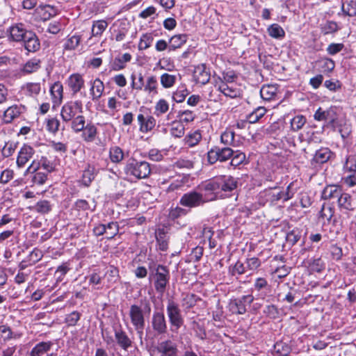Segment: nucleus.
Segmentation results:
<instances>
[{
  "mask_svg": "<svg viewBox=\"0 0 356 356\" xmlns=\"http://www.w3.org/2000/svg\"><path fill=\"white\" fill-rule=\"evenodd\" d=\"M152 308L149 300H141L140 305L134 304L130 306L129 316L139 338L141 339L145 326V315L149 316Z\"/></svg>",
  "mask_w": 356,
  "mask_h": 356,
  "instance_id": "1",
  "label": "nucleus"
},
{
  "mask_svg": "<svg viewBox=\"0 0 356 356\" xmlns=\"http://www.w3.org/2000/svg\"><path fill=\"white\" fill-rule=\"evenodd\" d=\"M341 109L336 106H331L327 110L319 107L314 115V119L316 121L324 122V126L336 129L341 126L339 120Z\"/></svg>",
  "mask_w": 356,
  "mask_h": 356,
  "instance_id": "2",
  "label": "nucleus"
},
{
  "mask_svg": "<svg viewBox=\"0 0 356 356\" xmlns=\"http://www.w3.org/2000/svg\"><path fill=\"white\" fill-rule=\"evenodd\" d=\"M124 172L128 177L141 179L149 177L151 168L149 164L146 161L130 159L124 167Z\"/></svg>",
  "mask_w": 356,
  "mask_h": 356,
  "instance_id": "3",
  "label": "nucleus"
},
{
  "mask_svg": "<svg viewBox=\"0 0 356 356\" xmlns=\"http://www.w3.org/2000/svg\"><path fill=\"white\" fill-rule=\"evenodd\" d=\"M166 312L170 325V330L177 333L178 330L184 323V318L178 303L172 300H168L166 306Z\"/></svg>",
  "mask_w": 356,
  "mask_h": 356,
  "instance_id": "4",
  "label": "nucleus"
},
{
  "mask_svg": "<svg viewBox=\"0 0 356 356\" xmlns=\"http://www.w3.org/2000/svg\"><path fill=\"white\" fill-rule=\"evenodd\" d=\"M83 113V103L81 100H71L65 102L61 108L60 116L63 122H69Z\"/></svg>",
  "mask_w": 356,
  "mask_h": 356,
  "instance_id": "5",
  "label": "nucleus"
},
{
  "mask_svg": "<svg viewBox=\"0 0 356 356\" xmlns=\"http://www.w3.org/2000/svg\"><path fill=\"white\" fill-rule=\"evenodd\" d=\"M234 155V150L229 147L214 146L207 152V161L213 165L217 161L225 162Z\"/></svg>",
  "mask_w": 356,
  "mask_h": 356,
  "instance_id": "6",
  "label": "nucleus"
},
{
  "mask_svg": "<svg viewBox=\"0 0 356 356\" xmlns=\"http://www.w3.org/2000/svg\"><path fill=\"white\" fill-rule=\"evenodd\" d=\"M198 190L203 195L206 202L216 200L220 193L217 177L202 183L198 186Z\"/></svg>",
  "mask_w": 356,
  "mask_h": 356,
  "instance_id": "7",
  "label": "nucleus"
},
{
  "mask_svg": "<svg viewBox=\"0 0 356 356\" xmlns=\"http://www.w3.org/2000/svg\"><path fill=\"white\" fill-rule=\"evenodd\" d=\"M113 332L115 343L122 350L129 353L131 350H134V347H137L134 344L133 339L129 337L121 326L118 328H115Z\"/></svg>",
  "mask_w": 356,
  "mask_h": 356,
  "instance_id": "8",
  "label": "nucleus"
},
{
  "mask_svg": "<svg viewBox=\"0 0 356 356\" xmlns=\"http://www.w3.org/2000/svg\"><path fill=\"white\" fill-rule=\"evenodd\" d=\"M252 295H245L240 298L231 300L229 303V309L232 314H244L247 311V307L253 302Z\"/></svg>",
  "mask_w": 356,
  "mask_h": 356,
  "instance_id": "9",
  "label": "nucleus"
},
{
  "mask_svg": "<svg viewBox=\"0 0 356 356\" xmlns=\"http://www.w3.org/2000/svg\"><path fill=\"white\" fill-rule=\"evenodd\" d=\"M170 274L168 268L163 265H158L154 274V288L159 293H163L169 282Z\"/></svg>",
  "mask_w": 356,
  "mask_h": 356,
  "instance_id": "10",
  "label": "nucleus"
},
{
  "mask_svg": "<svg viewBox=\"0 0 356 356\" xmlns=\"http://www.w3.org/2000/svg\"><path fill=\"white\" fill-rule=\"evenodd\" d=\"M277 188V186H275L261 191L257 196V200L259 205L263 207L268 203L273 204L279 200H282L280 191L275 192L273 191Z\"/></svg>",
  "mask_w": 356,
  "mask_h": 356,
  "instance_id": "11",
  "label": "nucleus"
},
{
  "mask_svg": "<svg viewBox=\"0 0 356 356\" xmlns=\"http://www.w3.org/2000/svg\"><path fill=\"white\" fill-rule=\"evenodd\" d=\"M206 202L203 195L197 191H192L184 194L180 200L179 204L185 207L194 208L197 207Z\"/></svg>",
  "mask_w": 356,
  "mask_h": 356,
  "instance_id": "12",
  "label": "nucleus"
},
{
  "mask_svg": "<svg viewBox=\"0 0 356 356\" xmlns=\"http://www.w3.org/2000/svg\"><path fill=\"white\" fill-rule=\"evenodd\" d=\"M30 32L31 31L27 30L24 24L16 23L8 29V39L12 42H22Z\"/></svg>",
  "mask_w": 356,
  "mask_h": 356,
  "instance_id": "13",
  "label": "nucleus"
},
{
  "mask_svg": "<svg viewBox=\"0 0 356 356\" xmlns=\"http://www.w3.org/2000/svg\"><path fill=\"white\" fill-rule=\"evenodd\" d=\"M26 111V107L21 104H15L8 107L3 112L2 120L5 124H10L19 119Z\"/></svg>",
  "mask_w": 356,
  "mask_h": 356,
  "instance_id": "14",
  "label": "nucleus"
},
{
  "mask_svg": "<svg viewBox=\"0 0 356 356\" xmlns=\"http://www.w3.org/2000/svg\"><path fill=\"white\" fill-rule=\"evenodd\" d=\"M151 325L154 332L158 335H162L167 332V322L162 311L154 312L151 319Z\"/></svg>",
  "mask_w": 356,
  "mask_h": 356,
  "instance_id": "15",
  "label": "nucleus"
},
{
  "mask_svg": "<svg viewBox=\"0 0 356 356\" xmlns=\"http://www.w3.org/2000/svg\"><path fill=\"white\" fill-rule=\"evenodd\" d=\"M65 84L69 88L73 95H76L85 87V80L82 74L73 73L65 81Z\"/></svg>",
  "mask_w": 356,
  "mask_h": 356,
  "instance_id": "16",
  "label": "nucleus"
},
{
  "mask_svg": "<svg viewBox=\"0 0 356 356\" xmlns=\"http://www.w3.org/2000/svg\"><path fill=\"white\" fill-rule=\"evenodd\" d=\"M137 120L139 125V131L143 134L151 131L156 125L155 118L147 113H139L137 115Z\"/></svg>",
  "mask_w": 356,
  "mask_h": 356,
  "instance_id": "17",
  "label": "nucleus"
},
{
  "mask_svg": "<svg viewBox=\"0 0 356 356\" xmlns=\"http://www.w3.org/2000/svg\"><path fill=\"white\" fill-rule=\"evenodd\" d=\"M35 151L29 145L24 144L20 148L16 161L17 166L22 168L29 161L35 154Z\"/></svg>",
  "mask_w": 356,
  "mask_h": 356,
  "instance_id": "18",
  "label": "nucleus"
},
{
  "mask_svg": "<svg viewBox=\"0 0 356 356\" xmlns=\"http://www.w3.org/2000/svg\"><path fill=\"white\" fill-rule=\"evenodd\" d=\"M156 351L159 356H178L177 344L169 339L159 343Z\"/></svg>",
  "mask_w": 356,
  "mask_h": 356,
  "instance_id": "19",
  "label": "nucleus"
},
{
  "mask_svg": "<svg viewBox=\"0 0 356 356\" xmlns=\"http://www.w3.org/2000/svg\"><path fill=\"white\" fill-rule=\"evenodd\" d=\"M216 177L220 188V192L231 193L236 189L238 181L234 177L227 175H222Z\"/></svg>",
  "mask_w": 356,
  "mask_h": 356,
  "instance_id": "20",
  "label": "nucleus"
},
{
  "mask_svg": "<svg viewBox=\"0 0 356 356\" xmlns=\"http://www.w3.org/2000/svg\"><path fill=\"white\" fill-rule=\"evenodd\" d=\"M34 15L39 19L47 21L57 15V10L53 6L41 4L35 8Z\"/></svg>",
  "mask_w": 356,
  "mask_h": 356,
  "instance_id": "21",
  "label": "nucleus"
},
{
  "mask_svg": "<svg viewBox=\"0 0 356 356\" xmlns=\"http://www.w3.org/2000/svg\"><path fill=\"white\" fill-rule=\"evenodd\" d=\"M104 84L100 79L96 78L94 80H91L90 81L89 89V94L91 100L94 102L98 101L102 97L104 92Z\"/></svg>",
  "mask_w": 356,
  "mask_h": 356,
  "instance_id": "22",
  "label": "nucleus"
},
{
  "mask_svg": "<svg viewBox=\"0 0 356 356\" xmlns=\"http://www.w3.org/2000/svg\"><path fill=\"white\" fill-rule=\"evenodd\" d=\"M332 152L327 147H321L316 150L312 161L311 164L316 167L327 163L332 156Z\"/></svg>",
  "mask_w": 356,
  "mask_h": 356,
  "instance_id": "23",
  "label": "nucleus"
},
{
  "mask_svg": "<svg viewBox=\"0 0 356 356\" xmlns=\"http://www.w3.org/2000/svg\"><path fill=\"white\" fill-rule=\"evenodd\" d=\"M53 107L60 106L63 99V86L60 81L55 82L49 89Z\"/></svg>",
  "mask_w": 356,
  "mask_h": 356,
  "instance_id": "24",
  "label": "nucleus"
},
{
  "mask_svg": "<svg viewBox=\"0 0 356 356\" xmlns=\"http://www.w3.org/2000/svg\"><path fill=\"white\" fill-rule=\"evenodd\" d=\"M24 49L29 53H35L40 49V42L37 35L31 31L22 41Z\"/></svg>",
  "mask_w": 356,
  "mask_h": 356,
  "instance_id": "25",
  "label": "nucleus"
},
{
  "mask_svg": "<svg viewBox=\"0 0 356 356\" xmlns=\"http://www.w3.org/2000/svg\"><path fill=\"white\" fill-rule=\"evenodd\" d=\"M261 97L266 102L279 100L278 89L275 85H265L260 90Z\"/></svg>",
  "mask_w": 356,
  "mask_h": 356,
  "instance_id": "26",
  "label": "nucleus"
},
{
  "mask_svg": "<svg viewBox=\"0 0 356 356\" xmlns=\"http://www.w3.org/2000/svg\"><path fill=\"white\" fill-rule=\"evenodd\" d=\"M218 90L225 96L234 99L241 95V90L234 84H227L225 83H217Z\"/></svg>",
  "mask_w": 356,
  "mask_h": 356,
  "instance_id": "27",
  "label": "nucleus"
},
{
  "mask_svg": "<svg viewBox=\"0 0 356 356\" xmlns=\"http://www.w3.org/2000/svg\"><path fill=\"white\" fill-rule=\"evenodd\" d=\"M41 89V83L38 82H29L21 88L23 95L31 98H36L40 93Z\"/></svg>",
  "mask_w": 356,
  "mask_h": 356,
  "instance_id": "28",
  "label": "nucleus"
},
{
  "mask_svg": "<svg viewBox=\"0 0 356 356\" xmlns=\"http://www.w3.org/2000/svg\"><path fill=\"white\" fill-rule=\"evenodd\" d=\"M193 78L196 83L205 85L209 81L210 74L206 70L204 65H200L195 67L193 71Z\"/></svg>",
  "mask_w": 356,
  "mask_h": 356,
  "instance_id": "29",
  "label": "nucleus"
},
{
  "mask_svg": "<svg viewBox=\"0 0 356 356\" xmlns=\"http://www.w3.org/2000/svg\"><path fill=\"white\" fill-rule=\"evenodd\" d=\"M338 206L339 209L345 211H353L355 209V203L350 194L342 193L338 197Z\"/></svg>",
  "mask_w": 356,
  "mask_h": 356,
  "instance_id": "30",
  "label": "nucleus"
},
{
  "mask_svg": "<svg viewBox=\"0 0 356 356\" xmlns=\"http://www.w3.org/2000/svg\"><path fill=\"white\" fill-rule=\"evenodd\" d=\"M81 138L86 143H92L95 141L97 135V129L92 123H88L84 129L81 131Z\"/></svg>",
  "mask_w": 356,
  "mask_h": 356,
  "instance_id": "31",
  "label": "nucleus"
},
{
  "mask_svg": "<svg viewBox=\"0 0 356 356\" xmlns=\"http://www.w3.org/2000/svg\"><path fill=\"white\" fill-rule=\"evenodd\" d=\"M142 91L152 96L158 94V81L155 76L149 75L146 77Z\"/></svg>",
  "mask_w": 356,
  "mask_h": 356,
  "instance_id": "32",
  "label": "nucleus"
},
{
  "mask_svg": "<svg viewBox=\"0 0 356 356\" xmlns=\"http://www.w3.org/2000/svg\"><path fill=\"white\" fill-rule=\"evenodd\" d=\"M53 343L51 341H42L37 343L31 350V356H43L47 353L51 348Z\"/></svg>",
  "mask_w": 356,
  "mask_h": 356,
  "instance_id": "33",
  "label": "nucleus"
},
{
  "mask_svg": "<svg viewBox=\"0 0 356 356\" xmlns=\"http://www.w3.org/2000/svg\"><path fill=\"white\" fill-rule=\"evenodd\" d=\"M41 67V60L33 58L26 61L22 67V72L24 74H29L37 72Z\"/></svg>",
  "mask_w": 356,
  "mask_h": 356,
  "instance_id": "34",
  "label": "nucleus"
},
{
  "mask_svg": "<svg viewBox=\"0 0 356 356\" xmlns=\"http://www.w3.org/2000/svg\"><path fill=\"white\" fill-rule=\"evenodd\" d=\"M95 169L93 166L88 165L85 170L83 171L80 183L81 185L88 187L95 177Z\"/></svg>",
  "mask_w": 356,
  "mask_h": 356,
  "instance_id": "35",
  "label": "nucleus"
},
{
  "mask_svg": "<svg viewBox=\"0 0 356 356\" xmlns=\"http://www.w3.org/2000/svg\"><path fill=\"white\" fill-rule=\"evenodd\" d=\"M188 35L186 34H178L172 36L169 40L168 51H174L182 47L187 41Z\"/></svg>",
  "mask_w": 356,
  "mask_h": 356,
  "instance_id": "36",
  "label": "nucleus"
},
{
  "mask_svg": "<svg viewBox=\"0 0 356 356\" xmlns=\"http://www.w3.org/2000/svg\"><path fill=\"white\" fill-rule=\"evenodd\" d=\"M131 84L130 86L132 90L136 91H142L144 88L145 79L141 72H134L131 74Z\"/></svg>",
  "mask_w": 356,
  "mask_h": 356,
  "instance_id": "37",
  "label": "nucleus"
},
{
  "mask_svg": "<svg viewBox=\"0 0 356 356\" xmlns=\"http://www.w3.org/2000/svg\"><path fill=\"white\" fill-rule=\"evenodd\" d=\"M342 192V189L337 185L327 186L322 192V197L325 200L338 198Z\"/></svg>",
  "mask_w": 356,
  "mask_h": 356,
  "instance_id": "38",
  "label": "nucleus"
},
{
  "mask_svg": "<svg viewBox=\"0 0 356 356\" xmlns=\"http://www.w3.org/2000/svg\"><path fill=\"white\" fill-rule=\"evenodd\" d=\"M131 59V56L129 53H125L121 56L115 58L111 63V69L114 71H119L124 69L126 63L129 62Z\"/></svg>",
  "mask_w": 356,
  "mask_h": 356,
  "instance_id": "39",
  "label": "nucleus"
},
{
  "mask_svg": "<svg viewBox=\"0 0 356 356\" xmlns=\"http://www.w3.org/2000/svg\"><path fill=\"white\" fill-rule=\"evenodd\" d=\"M291 351V346L284 341H277L273 347L274 356H288Z\"/></svg>",
  "mask_w": 356,
  "mask_h": 356,
  "instance_id": "40",
  "label": "nucleus"
},
{
  "mask_svg": "<svg viewBox=\"0 0 356 356\" xmlns=\"http://www.w3.org/2000/svg\"><path fill=\"white\" fill-rule=\"evenodd\" d=\"M124 158V152L119 146H111L109 149V159L113 163H120Z\"/></svg>",
  "mask_w": 356,
  "mask_h": 356,
  "instance_id": "41",
  "label": "nucleus"
},
{
  "mask_svg": "<svg viewBox=\"0 0 356 356\" xmlns=\"http://www.w3.org/2000/svg\"><path fill=\"white\" fill-rule=\"evenodd\" d=\"M319 70L323 73H330L335 67L334 60L329 58H322L316 61Z\"/></svg>",
  "mask_w": 356,
  "mask_h": 356,
  "instance_id": "42",
  "label": "nucleus"
},
{
  "mask_svg": "<svg viewBox=\"0 0 356 356\" xmlns=\"http://www.w3.org/2000/svg\"><path fill=\"white\" fill-rule=\"evenodd\" d=\"M104 277L106 280L107 286L110 287L118 282L119 279V270L114 266H110L106 271Z\"/></svg>",
  "mask_w": 356,
  "mask_h": 356,
  "instance_id": "43",
  "label": "nucleus"
},
{
  "mask_svg": "<svg viewBox=\"0 0 356 356\" xmlns=\"http://www.w3.org/2000/svg\"><path fill=\"white\" fill-rule=\"evenodd\" d=\"M81 37L80 35L74 34L72 36H68L63 44V48L67 51H72L80 44Z\"/></svg>",
  "mask_w": 356,
  "mask_h": 356,
  "instance_id": "44",
  "label": "nucleus"
},
{
  "mask_svg": "<svg viewBox=\"0 0 356 356\" xmlns=\"http://www.w3.org/2000/svg\"><path fill=\"white\" fill-rule=\"evenodd\" d=\"M71 129L76 134L81 132L86 127V118L81 114L78 115L74 118L71 120Z\"/></svg>",
  "mask_w": 356,
  "mask_h": 356,
  "instance_id": "45",
  "label": "nucleus"
},
{
  "mask_svg": "<svg viewBox=\"0 0 356 356\" xmlns=\"http://www.w3.org/2000/svg\"><path fill=\"white\" fill-rule=\"evenodd\" d=\"M268 35L275 39H282L285 36V31L282 27L278 24H273L270 25L267 29Z\"/></svg>",
  "mask_w": 356,
  "mask_h": 356,
  "instance_id": "46",
  "label": "nucleus"
},
{
  "mask_svg": "<svg viewBox=\"0 0 356 356\" xmlns=\"http://www.w3.org/2000/svg\"><path fill=\"white\" fill-rule=\"evenodd\" d=\"M154 41V35L152 33H143L140 38L138 43V49L140 51L145 50L151 47Z\"/></svg>",
  "mask_w": 356,
  "mask_h": 356,
  "instance_id": "47",
  "label": "nucleus"
},
{
  "mask_svg": "<svg viewBox=\"0 0 356 356\" xmlns=\"http://www.w3.org/2000/svg\"><path fill=\"white\" fill-rule=\"evenodd\" d=\"M234 136L235 133L234 131L231 129H226L224 132L221 134L220 143L225 145L226 147H234Z\"/></svg>",
  "mask_w": 356,
  "mask_h": 356,
  "instance_id": "48",
  "label": "nucleus"
},
{
  "mask_svg": "<svg viewBox=\"0 0 356 356\" xmlns=\"http://www.w3.org/2000/svg\"><path fill=\"white\" fill-rule=\"evenodd\" d=\"M266 113V109L264 106H259L247 116V120L249 123L253 124L258 122Z\"/></svg>",
  "mask_w": 356,
  "mask_h": 356,
  "instance_id": "49",
  "label": "nucleus"
},
{
  "mask_svg": "<svg viewBox=\"0 0 356 356\" xmlns=\"http://www.w3.org/2000/svg\"><path fill=\"white\" fill-rule=\"evenodd\" d=\"M188 94L189 92L187 90L186 86L181 85L172 93V99L177 103H181L185 100L186 96Z\"/></svg>",
  "mask_w": 356,
  "mask_h": 356,
  "instance_id": "50",
  "label": "nucleus"
},
{
  "mask_svg": "<svg viewBox=\"0 0 356 356\" xmlns=\"http://www.w3.org/2000/svg\"><path fill=\"white\" fill-rule=\"evenodd\" d=\"M108 26L105 20L95 21L92 27V35L94 37L101 36Z\"/></svg>",
  "mask_w": 356,
  "mask_h": 356,
  "instance_id": "51",
  "label": "nucleus"
},
{
  "mask_svg": "<svg viewBox=\"0 0 356 356\" xmlns=\"http://www.w3.org/2000/svg\"><path fill=\"white\" fill-rule=\"evenodd\" d=\"M176 81L177 76L168 73H164L161 74L160 77L161 84L164 88H170L172 87L176 83Z\"/></svg>",
  "mask_w": 356,
  "mask_h": 356,
  "instance_id": "52",
  "label": "nucleus"
},
{
  "mask_svg": "<svg viewBox=\"0 0 356 356\" xmlns=\"http://www.w3.org/2000/svg\"><path fill=\"white\" fill-rule=\"evenodd\" d=\"M307 120L305 116L298 115L290 120L291 129L293 131H298L305 124Z\"/></svg>",
  "mask_w": 356,
  "mask_h": 356,
  "instance_id": "53",
  "label": "nucleus"
},
{
  "mask_svg": "<svg viewBox=\"0 0 356 356\" xmlns=\"http://www.w3.org/2000/svg\"><path fill=\"white\" fill-rule=\"evenodd\" d=\"M185 127L183 124L179 121H174L171 124L170 134L175 138H181L184 135Z\"/></svg>",
  "mask_w": 356,
  "mask_h": 356,
  "instance_id": "54",
  "label": "nucleus"
},
{
  "mask_svg": "<svg viewBox=\"0 0 356 356\" xmlns=\"http://www.w3.org/2000/svg\"><path fill=\"white\" fill-rule=\"evenodd\" d=\"M325 264L321 258L311 259L309 261V268L312 272L320 273L325 269Z\"/></svg>",
  "mask_w": 356,
  "mask_h": 356,
  "instance_id": "55",
  "label": "nucleus"
},
{
  "mask_svg": "<svg viewBox=\"0 0 356 356\" xmlns=\"http://www.w3.org/2000/svg\"><path fill=\"white\" fill-rule=\"evenodd\" d=\"M70 267L69 262H64L58 266L55 275L56 276V282H60L63 280L65 275L70 271Z\"/></svg>",
  "mask_w": 356,
  "mask_h": 356,
  "instance_id": "56",
  "label": "nucleus"
},
{
  "mask_svg": "<svg viewBox=\"0 0 356 356\" xmlns=\"http://www.w3.org/2000/svg\"><path fill=\"white\" fill-rule=\"evenodd\" d=\"M297 192V186H296L295 183L291 182L286 187L284 191H280L281 195L282 197L283 202H286L294 196L295 193Z\"/></svg>",
  "mask_w": 356,
  "mask_h": 356,
  "instance_id": "57",
  "label": "nucleus"
},
{
  "mask_svg": "<svg viewBox=\"0 0 356 356\" xmlns=\"http://www.w3.org/2000/svg\"><path fill=\"white\" fill-rule=\"evenodd\" d=\"M169 110V104L164 99H160L155 104L154 114L156 116H160Z\"/></svg>",
  "mask_w": 356,
  "mask_h": 356,
  "instance_id": "58",
  "label": "nucleus"
},
{
  "mask_svg": "<svg viewBox=\"0 0 356 356\" xmlns=\"http://www.w3.org/2000/svg\"><path fill=\"white\" fill-rule=\"evenodd\" d=\"M179 119V122L181 124L183 123H189L193 122L195 118V114L189 110H185L183 111H179L177 115Z\"/></svg>",
  "mask_w": 356,
  "mask_h": 356,
  "instance_id": "59",
  "label": "nucleus"
},
{
  "mask_svg": "<svg viewBox=\"0 0 356 356\" xmlns=\"http://www.w3.org/2000/svg\"><path fill=\"white\" fill-rule=\"evenodd\" d=\"M201 138V134L198 131H196L187 135L184 138V143L189 147H193L200 141Z\"/></svg>",
  "mask_w": 356,
  "mask_h": 356,
  "instance_id": "60",
  "label": "nucleus"
},
{
  "mask_svg": "<svg viewBox=\"0 0 356 356\" xmlns=\"http://www.w3.org/2000/svg\"><path fill=\"white\" fill-rule=\"evenodd\" d=\"M200 298L193 293H186L182 299V305L186 309L193 307Z\"/></svg>",
  "mask_w": 356,
  "mask_h": 356,
  "instance_id": "61",
  "label": "nucleus"
},
{
  "mask_svg": "<svg viewBox=\"0 0 356 356\" xmlns=\"http://www.w3.org/2000/svg\"><path fill=\"white\" fill-rule=\"evenodd\" d=\"M339 29L338 24L334 21H327L321 26V31L324 35L332 34Z\"/></svg>",
  "mask_w": 356,
  "mask_h": 356,
  "instance_id": "62",
  "label": "nucleus"
},
{
  "mask_svg": "<svg viewBox=\"0 0 356 356\" xmlns=\"http://www.w3.org/2000/svg\"><path fill=\"white\" fill-rule=\"evenodd\" d=\"M343 170L345 172H348L350 174L356 172V159L354 156L349 155L346 157L343 165Z\"/></svg>",
  "mask_w": 356,
  "mask_h": 356,
  "instance_id": "63",
  "label": "nucleus"
},
{
  "mask_svg": "<svg viewBox=\"0 0 356 356\" xmlns=\"http://www.w3.org/2000/svg\"><path fill=\"white\" fill-rule=\"evenodd\" d=\"M341 10L343 13L350 17L356 15V0H350L347 3L346 7L344 3L342 4Z\"/></svg>",
  "mask_w": 356,
  "mask_h": 356,
  "instance_id": "64",
  "label": "nucleus"
}]
</instances>
